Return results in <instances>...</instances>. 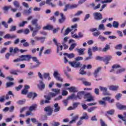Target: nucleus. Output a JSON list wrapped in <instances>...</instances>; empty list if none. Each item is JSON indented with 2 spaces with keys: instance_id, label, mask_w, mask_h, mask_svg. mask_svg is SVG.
<instances>
[{
  "instance_id": "nucleus-1",
  "label": "nucleus",
  "mask_w": 126,
  "mask_h": 126,
  "mask_svg": "<svg viewBox=\"0 0 126 126\" xmlns=\"http://www.w3.org/2000/svg\"><path fill=\"white\" fill-rule=\"evenodd\" d=\"M64 63H68L70 65L72 66V67H75L76 68L78 67H81L82 66V63H80V62L77 61L73 62H68V60L65 57H64Z\"/></svg>"
},
{
  "instance_id": "nucleus-2",
  "label": "nucleus",
  "mask_w": 126,
  "mask_h": 126,
  "mask_svg": "<svg viewBox=\"0 0 126 126\" xmlns=\"http://www.w3.org/2000/svg\"><path fill=\"white\" fill-rule=\"evenodd\" d=\"M26 56H28L29 58H28V60H26L27 62H30V60L32 59L33 62H34L35 63H36L37 64L33 65V67L36 68V67H39V66L40 64H41V62H39V60L37 58V57H32L30 55H26Z\"/></svg>"
},
{
  "instance_id": "nucleus-3",
  "label": "nucleus",
  "mask_w": 126,
  "mask_h": 126,
  "mask_svg": "<svg viewBox=\"0 0 126 126\" xmlns=\"http://www.w3.org/2000/svg\"><path fill=\"white\" fill-rule=\"evenodd\" d=\"M28 56L26 55H21L19 57V58H17L13 60L14 63H18V62H24L28 61Z\"/></svg>"
},
{
  "instance_id": "nucleus-4",
  "label": "nucleus",
  "mask_w": 126,
  "mask_h": 126,
  "mask_svg": "<svg viewBox=\"0 0 126 126\" xmlns=\"http://www.w3.org/2000/svg\"><path fill=\"white\" fill-rule=\"evenodd\" d=\"M84 99H87L86 102H91V101H94V96H92V94L90 93H88L84 94Z\"/></svg>"
},
{
  "instance_id": "nucleus-5",
  "label": "nucleus",
  "mask_w": 126,
  "mask_h": 126,
  "mask_svg": "<svg viewBox=\"0 0 126 126\" xmlns=\"http://www.w3.org/2000/svg\"><path fill=\"white\" fill-rule=\"evenodd\" d=\"M90 31H91V32H94L93 33V35L94 37H98V36H100L101 35V32L98 30L97 28H92L90 30Z\"/></svg>"
},
{
  "instance_id": "nucleus-6",
  "label": "nucleus",
  "mask_w": 126,
  "mask_h": 126,
  "mask_svg": "<svg viewBox=\"0 0 126 126\" xmlns=\"http://www.w3.org/2000/svg\"><path fill=\"white\" fill-rule=\"evenodd\" d=\"M93 16L95 20H102L103 19V15L100 12H94L93 13Z\"/></svg>"
},
{
  "instance_id": "nucleus-7",
  "label": "nucleus",
  "mask_w": 126,
  "mask_h": 126,
  "mask_svg": "<svg viewBox=\"0 0 126 126\" xmlns=\"http://www.w3.org/2000/svg\"><path fill=\"white\" fill-rule=\"evenodd\" d=\"M99 90L103 92V94L105 96H111V94L108 93V88L102 86L99 87Z\"/></svg>"
},
{
  "instance_id": "nucleus-8",
  "label": "nucleus",
  "mask_w": 126,
  "mask_h": 126,
  "mask_svg": "<svg viewBox=\"0 0 126 126\" xmlns=\"http://www.w3.org/2000/svg\"><path fill=\"white\" fill-rule=\"evenodd\" d=\"M37 88L41 91L44 90L46 88V85L43 80L39 81V84L37 85Z\"/></svg>"
},
{
  "instance_id": "nucleus-9",
  "label": "nucleus",
  "mask_w": 126,
  "mask_h": 126,
  "mask_svg": "<svg viewBox=\"0 0 126 126\" xmlns=\"http://www.w3.org/2000/svg\"><path fill=\"white\" fill-rule=\"evenodd\" d=\"M44 98H45L46 100H41L40 101V105H44V104H49V103H50V100L52 99L51 96H47L44 95Z\"/></svg>"
},
{
  "instance_id": "nucleus-10",
  "label": "nucleus",
  "mask_w": 126,
  "mask_h": 126,
  "mask_svg": "<svg viewBox=\"0 0 126 126\" xmlns=\"http://www.w3.org/2000/svg\"><path fill=\"white\" fill-rule=\"evenodd\" d=\"M53 110L54 109H53V108L51 107L50 106H48L44 108V111L48 112V116H51Z\"/></svg>"
},
{
  "instance_id": "nucleus-11",
  "label": "nucleus",
  "mask_w": 126,
  "mask_h": 126,
  "mask_svg": "<svg viewBox=\"0 0 126 126\" xmlns=\"http://www.w3.org/2000/svg\"><path fill=\"white\" fill-rule=\"evenodd\" d=\"M88 54L89 55V57L86 58L85 59V61H89V60H91L93 59V57H92L93 54L92 53V51H91V48L88 49Z\"/></svg>"
},
{
  "instance_id": "nucleus-12",
  "label": "nucleus",
  "mask_w": 126,
  "mask_h": 126,
  "mask_svg": "<svg viewBox=\"0 0 126 126\" xmlns=\"http://www.w3.org/2000/svg\"><path fill=\"white\" fill-rule=\"evenodd\" d=\"M113 59L111 56H107L105 57H103V62L105 63V64H108L109 62Z\"/></svg>"
},
{
  "instance_id": "nucleus-13",
  "label": "nucleus",
  "mask_w": 126,
  "mask_h": 126,
  "mask_svg": "<svg viewBox=\"0 0 126 126\" xmlns=\"http://www.w3.org/2000/svg\"><path fill=\"white\" fill-rule=\"evenodd\" d=\"M60 15H61V18L58 20V22L60 24H62V23H63L64 21H65L66 18H65V16H64V15H63V13H60Z\"/></svg>"
},
{
  "instance_id": "nucleus-14",
  "label": "nucleus",
  "mask_w": 126,
  "mask_h": 126,
  "mask_svg": "<svg viewBox=\"0 0 126 126\" xmlns=\"http://www.w3.org/2000/svg\"><path fill=\"white\" fill-rule=\"evenodd\" d=\"M81 80L83 84H84V85H85V86H91V85H92L91 83L87 81V80H86V79H85L84 78H82L81 79Z\"/></svg>"
},
{
  "instance_id": "nucleus-15",
  "label": "nucleus",
  "mask_w": 126,
  "mask_h": 126,
  "mask_svg": "<svg viewBox=\"0 0 126 126\" xmlns=\"http://www.w3.org/2000/svg\"><path fill=\"white\" fill-rule=\"evenodd\" d=\"M75 51H77L78 52L79 56H83V55H84L85 48H75Z\"/></svg>"
},
{
  "instance_id": "nucleus-16",
  "label": "nucleus",
  "mask_w": 126,
  "mask_h": 126,
  "mask_svg": "<svg viewBox=\"0 0 126 126\" xmlns=\"http://www.w3.org/2000/svg\"><path fill=\"white\" fill-rule=\"evenodd\" d=\"M85 93V92L84 91H81V92H79L77 93V95H76V98L77 100V99H79V100L82 99V96L83 95H84V94Z\"/></svg>"
},
{
  "instance_id": "nucleus-17",
  "label": "nucleus",
  "mask_w": 126,
  "mask_h": 126,
  "mask_svg": "<svg viewBox=\"0 0 126 126\" xmlns=\"http://www.w3.org/2000/svg\"><path fill=\"white\" fill-rule=\"evenodd\" d=\"M54 113H58L61 110V107L59 106V103H56L54 105Z\"/></svg>"
},
{
  "instance_id": "nucleus-18",
  "label": "nucleus",
  "mask_w": 126,
  "mask_h": 126,
  "mask_svg": "<svg viewBox=\"0 0 126 126\" xmlns=\"http://www.w3.org/2000/svg\"><path fill=\"white\" fill-rule=\"evenodd\" d=\"M18 52H19V49L17 47H15L14 49L12 47L9 48V52L11 53H13L14 54H17Z\"/></svg>"
},
{
  "instance_id": "nucleus-19",
  "label": "nucleus",
  "mask_w": 126,
  "mask_h": 126,
  "mask_svg": "<svg viewBox=\"0 0 126 126\" xmlns=\"http://www.w3.org/2000/svg\"><path fill=\"white\" fill-rule=\"evenodd\" d=\"M13 5L15 7H17V8H20L21 10H22V6H20V3L17 0H15L13 2Z\"/></svg>"
},
{
  "instance_id": "nucleus-20",
  "label": "nucleus",
  "mask_w": 126,
  "mask_h": 126,
  "mask_svg": "<svg viewBox=\"0 0 126 126\" xmlns=\"http://www.w3.org/2000/svg\"><path fill=\"white\" fill-rule=\"evenodd\" d=\"M37 94L36 93H32L31 92L28 94V98H30V99H31V98L32 97V100H34L35 97H37Z\"/></svg>"
},
{
  "instance_id": "nucleus-21",
  "label": "nucleus",
  "mask_w": 126,
  "mask_h": 126,
  "mask_svg": "<svg viewBox=\"0 0 126 126\" xmlns=\"http://www.w3.org/2000/svg\"><path fill=\"white\" fill-rule=\"evenodd\" d=\"M16 35H11L10 34H7L5 35L3 37L4 39H14L16 38Z\"/></svg>"
},
{
  "instance_id": "nucleus-22",
  "label": "nucleus",
  "mask_w": 126,
  "mask_h": 126,
  "mask_svg": "<svg viewBox=\"0 0 126 126\" xmlns=\"http://www.w3.org/2000/svg\"><path fill=\"white\" fill-rule=\"evenodd\" d=\"M116 107L119 110H126V105H123L119 103L116 104Z\"/></svg>"
},
{
  "instance_id": "nucleus-23",
  "label": "nucleus",
  "mask_w": 126,
  "mask_h": 126,
  "mask_svg": "<svg viewBox=\"0 0 126 126\" xmlns=\"http://www.w3.org/2000/svg\"><path fill=\"white\" fill-rule=\"evenodd\" d=\"M34 39L36 40V41H40L41 43H44V42H45V40H46V37L35 36Z\"/></svg>"
},
{
  "instance_id": "nucleus-24",
  "label": "nucleus",
  "mask_w": 126,
  "mask_h": 126,
  "mask_svg": "<svg viewBox=\"0 0 126 126\" xmlns=\"http://www.w3.org/2000/svg\"><path fill=\"white\" fill-rule=\"evenodd\" d=\"M101 67H98L97 69H96L94 72V77H97V76H98V74H99V72H100V71H101Z\"/></svg>"
},
{
  "instance_id": "nucleus-25",
  "label": "nucleus",
  "mask_w": 126,
  "mask_h": 126,
  "mask_svg": "<svg viewBox=\"0 0 126 126\" xmlns=\"http://www.w3.org/2000/svg\"><path fill=\"white\" fill-rule=\"evenodd\" d=\"M90 5H91V6H92V7H93L94 10H96V9H98V8L100 7L101 4L98 3L96 6H95V3H92L90 4Z\"/></svg>"
},
{
  "instance_id": "nucleus-26",
  "label": "nucleus",
  "mask_w": 126,
  "mask_h": 126,
  "mask_svg": "<svg viewBox=\"0 0 126 126\" xmlns=\"http://www.w3.org/2000/svg\"><path fill=\"white\" fill-rule=\"evenodd\" d=\"M32 12V7H30L28 10L25 9L23 11L24 14H26V15H29Z\"/></svg>"
},
{
  "instance_id": "nucleus-27",
  "label": "nucleus",
  "mask_w": 126,
  "mask_h": 126,
  "mask_svg": "<svg viewBox=\"0 0 126 126\" xmlns=\"http://www.w3.org/2000/svg\"><path fill=\"white\" fill-rule=\"evenodd\" d=\"M67 100H77L76 95L74 93H73L70 96H68L67 97Z\"/></svg>"
},
{
  "instance_id": "nucleus-28",
  "label": "nucleus",
  "mask_w": 126,
  "mask_h": 126,
  "mask_svg": "<svg viewBox=\"0 0 126 126\" xmlns=\"http://www.w3.org/2000/svg\"><path fill=\"white\" fill-rule=\"evenodd\" d=\"M109 89L112 91H117V90L119 89V86H110L109 87Z\"/></svg>"
},
{
  "instance_id": "nucleus-29",
  "label": "nucleus",
  "mask_w": 126,
  "mask_h": 126,
  "mask_svg": "<svg viewBox=\"0 0 126 126\" xmlns=\"http://www.w3.org/2000/svg\"><path fill=\"white\" fill-rule=\"evenodd\" d=\"M88 119H89V116L86 112L83 113L82 117L80 118V120H88Z\"/></svg>"
},
{
  "instance_id": "nucleus-30",
  "label": "nucleus",
  "mask_w": 126,
  "mask_h": 126,
  "mask_svg": "<svg viewBox=\"0 0 126 126\" xmlns=\"http://www.w3.org/2000/svg\"><path fill=\"white\" fill-rule=\"evenodd\" d=\"M68 89L69 91V92H71L72 93H75L76 92H78L77 89L74 87H71Z\"/></svg>"
},
{
  "instance_id": "nucleus-31",
  "label": "nucleus",
  "mask_w": 126,
  "mask_h": 126,
  "mask_svg": "<svg viewBox=\"0 0 126 126\" xmlns=\"http://www.w3.org/2000/svg\"><path fill=\"white\" fill-rule=\"evenodd\" d=\"M52 0H46V4H48V5H51V6H52V7H56V4L53 3L52 2Z\"/></svg>"
},
{
  "instance_id": "nucleus-32",
  "label": "nucleus",
  "mask_w": 126,
  "mask_h": 126,
  "mask_svg": "<svg viewBox=\"0 0 126 126\" xmlns=\"http://www.w3.org/2000/svg\"><path fill=\"white\" fill-rule=\"evenodd\" d=\"M21 43H23V47H29V43L26 42V39H22L21 40Z\"/></svg>"
},
{
  "instance_id": "nucleus-33",
  "label": "nucleus",
  "mask_w": 126,
  "mask_h": 126,
  "mask_svg": "<svg viewBox=\"0 0 126 126\" xmlns=\"http://www.w3.org/2000/svg\"><path fill=\"white\" fill-rule=\"evenodd\" d=\"M64 56H66L68 59H73L74 58V54L73 53L68 54L67 53H63Z\"/></svg>"
},
{
  "instance_id": "nucleus-34",
  "label": "nucleus",
  "mask_w": 126,
  "mask_h": 126,
  "mask_svg": "<svg viewBox=\"0 0 126 126\" xmlns=\"http://www.w3.org/2000/svg\"><path fill=\"white\" fill-rule=\"evenodd\" d=\"M92 50L93 52H101L102 51V48L101 47H98L97 46L93 47Z\"/></svg>"
},
{
  "instance_id": "nucleus-35",
  "label": "nucleus",
  "mask_w": 126,
  "mask_h": 126,
  "mask_svg": "<svg viewBox=\"0 0 126 126\" xmlns=\"http://www.w3.org/2000/svg\"><path fill=\"white\" fill-rule=\"evenodd\" d=\"M37 108V105L36 104H33L29 108V111L30 112H33V111H35L36 110V108Z\"/></svg>"
},
{
  "instance_id": "nucleus-36",
  "label": "nucleus",
  "mask_w": 126,
  "mask_h": 126,
  "mask_svg": "<svg viewBox=\"0 0 126 126\" xmlns=\"http://www.w3.org/2000/svg\"><path fill=\"white\" fill-rule=\"evenodd\" d=\"M110 50V45L109 44L105 45V47L103 48L102 50V52L104 53H107V51Z\"/></svg>"
},
{
  "instance_id": "nucleus-37",
  "label": "nucleus",
  "mask_w": 126,
  "mask_h": 126,
  "mask_svg": "<svg viewBox=\"0 0 126 126\" xmlns=\"http://www.w3.org/2000/svg\"><path fill=\"white\" fill-rule=\"evenodd\" d=\"M54 27L52 25H47L43 28V30H52Z\"/></svg>"
},
{
  "instance_id": "nucleus-38",
  "label": "nucleus",
  "mask_w": 126,
  "mask_h": 126,
  "mask_svg": "<svg viewBox=\"0 0 126 126\" xmlns=\"http://www.w3.org/2000/svg\"><path fill=\"white\" fill-rule=\"evenodd\" d=\"M9 95H10L12 97H14V94H12V92L10 91L8 92V94L6 95V96H5L6 100H8V99H9Z\"/></svg>"
},
{
  "instance_id": "nucleus-39",
  "label": "nucleus",
  "mask_w": 126,
  "mask_h": 126,
  "mask_svg": "<svg viewBox=\"0 0 126 126\" xmlns=\"http://www.w3.org/2000/svg\"><path fill=\"white\" fill-rule=\"evenodd\" d=\"M95 109H97V107L94 106V107H91V108L88 109L87 111H88V113H93V112H94V111H95Z\"/></svg>"
},
{
  "instance_id": "nucleus-40",
  "label": "nucleus",
  "mask_w": 126,
  "mask_h": 126,
  "mask_svg": "<svg viewBox=\"0 0 126 126\" xmlns=\"http://www.w3.org/2000/svg\"><path fill=\"white\" fill-rule=\"evenodd\" d=\"M98 103L99 105H101L103 107H106V106H107V102H106V101H105L104 100H99L98 101Z\"/></svg>"
},
{
  "instance_id": "nucleus-41",
  "label": "nucleus",
  "mask_w": 126,
  "mask_h": 126,
  "mask_svg": "<svg viewBox=\"0 0 126 126\" xmlns=\"http://www.w3.org/2000/svg\"><path fill=\"white\" fill-rule=\"evenodd\" d=\"M18 72H20V71L18 70H11L10 71V73L11 74H14V75H18V73H17Z\"/></svg>"
},
{
  "instance_id": "nucleus-42",
  "label": "nucleus",
  "mask_w": 126,
  "mask_h": 126,
  "mask_svg": "<svg viewBox=\"0 0 126 126\" xmlns=\"http://www.w3.org/2000/svg\"><path fill=\"white\" fill-rule=\"evenodd\" d=\"M106 28L105 26L103 24H101L98 25V30H105Z\"/></svg>"
},
{
  "instance_id": "nucleus-43",
  "label": "nucleus",
  "mask_w": 126,
  "mask_h": 126,
  "mask_svg": "<svg viewBox=\"0 0 126 126\" xmlns=\"http://www.w3.org/2000/svg\"><path fill=\"white\" fill-rule=\"evenodd\" d=\"M71 32V29H69V28H67L65 30V32L63 34L64 36H66V35H68V33Z\"/></svg>"
},
{
  "instance_id": "nucleus-44",
  "label": "nucleus",
  "mask_w": 126,
  "mask_h": 126,
  "mask_svg": "<svg viewBox=\"0 0 126 126\" xmlns=\"http://www.w3.org/2000/svg\"><path fill=\"white\" fill-rule=\"evenodd\" d=\"M27 23H28V22L27 21H24L19 23V27H24V25H25V24H26Z\"/></svg>"
},
{
  "instance_id": "nucleus-45",
  "label": "nucleus",
  "mask_w": 126,
  "mask_h": 126,
  "mask_svg": "<svg viewBox=\"0 0 126 126\" xmlns=\"http://www.w3.org/2000/svg\"><path fill=\"white\" fill-rule=\"evenodd\" d=\"M118 117L119 119H121V120H122V121H123V122H124V124L126 126V118L123 117L121 115H118Z\"/></svg>"
},
{
  "instance_id": "nucleus-46",
  "label": "nucleus",
  "mask_w": 126,
  "mask_h": 126,
  "mask_svg": "<svg viewBox=\"0 0 126 126\" xmlns=\"http://www.w3.org/2000/svg\"><path fill=\"white\" fill-rule=\"evenodd\" d=\"M76 46H77V44H76V43H72L70 45V47L69 48V51H72V50H73V49H74V48H75Z\"/></svg>"
},
{
  "instance_id": "nucleus-47",
  "label": "nucleus",
  "mask_w": 126,
  "mask_h": 126,
  "mask_svg": "<svg viewBox=\"0 0 126 126\" xmlns=\"http://www.w3.org/2000/svg\"><path fill=\"white\" fill-rule=\"evenodd\" d=\"M52 91H53V92H55V94L58 95V94H60V93L61 92V90L59 89H52Z\"/></svg>"
},
{
  "instance_id": "nucleus-48",
  "label": "nucleus",
  "mask_w": 126,
  "mask_h": 126,
  "mask_svg": "<svg viewBox=\"0 0 126 126\" xmlns=\"http://www.w3.org/2000/svg\"><path fill=\"white\" fill-rule=\"evenodd\" d=\"M98 39L100 40V41H101V42H104V41H106V40H107L106 37H105L101 35L98 36Z\"/></svg>"
},
{
  "instance_id": "nucleus-49",
  "label": "nucleus",
  "mask_w": 126,
  "mask_h": 126,
  "mask_svg": "<svg viewBox=\"0 0 126 126\" xmlns=\"http://www.w3.org/2000/svg\"><path fill=\"white\" fill-rule=\"evenodd\" d=\"M112 25L114 28H118L119 27V22L117 21H114L113 22Z\"/></svg>"
},
{
  "instance_id": "nucleus-50",
  "label": "nucleus",
  "mask_w": 126,
  "mask_h": 126,
  "mask_svg": "<svg viewBox=\"0 0 126 126\" xmlns=\"http://www.w3.org/2000/svg\"><path fill=\"white\" fill-rule=\"evenodd\" d=\"M14 31H16V26H11L10 27L9 32H13Z\"/></svg>"
},
{
  "instance_id": "nucleus-51",
  "label": "nucleus",
  "mask_w": 126,
  "mask_h": 126,
  "mask_svg": "<svg viewBox=\"0 0 126 126\" xmlns=\"http://www.w3.org/2000/svg\"><path fill=\"white\" fill-rule=\"evenodd\" d=\"M122 48H123V44H119L118 45H117L115 47V49H116V50H121V49H122Z\"/></svg>"
},
{
  "instance_id": "nucleus-52",
  "label": "nucleus",
  "mask_w": 126,
  "mask_h": 126,
  "mask_svg": "<svg viewBox=\"0 0 126 126\" xmlns=\"http://www.w3.org/2000/svg\"><path fill=\"white\" fill-rule=\"evenodd\" d=\"M53 75H54L55 78H56V77H58V76H59L61 75H60V73H59L58 70H56V71H54Z\"/></svg>"
},
{
  "instance_id": "nucleus-53",
  "label": "nucleus",
  "mask_w": 126,
  "mask_h": 126,
  "mask_svg": "<svg viewBox=\"0 0 126 126\" xmlns=\"http://www.w3.org/2000/svg\"><path fill=\"white\" fill-rule=\"evenodd\" d=\"M67 9H70V4H67L65 5L63 11H67Z\"/></svg>"
},
{
  "instance_id": "nucleus-54",
  "label": "nucleus",
  "mask_w": 126,
  "mask_h": 126,
  "mask_svg": "<svg viewBox=\"0 0 126 126\" xmlns=\"http://www.w3.org/2000/svg\"><path fill=\"white\" fill-rule=\"evenodd\" d=\"M26 102V99H23L21 100H19L17 102V104H18V105H22L24 104Z\"/></svg>"
},
{
  "instance_id": "nucleus-55",
  "label": "nucleus",
  "mask_w": 126,
  "mask_h": 126,
  "mask_svg": "<svg viewBox=\"0 0 126 126\" xmlns=\"http://www.w3.org/2000/svg\"><path fill=\"white\" fill-rule=\"evenodd\" d=\"M78 119V116H76L73 117V120L69 122V124H73V123H75V121Z\"/></svg>"
},
{
  "instance_id": "nucleus-56",
  "label": "nucleus",
  "mask_w": 126,
  "mask_h": 126,
  "mask_svg": "<svg viewBox=\"0 0 126 126\" xmlns=\"http://www.w3.org/2000/svg\"><path fill=\"white\" fill-rule=\"evenodd\" d=\"M6 87H10L11 86H13V85H14V83L13 82H7L6 83Z\"/></svg>"
},
{
  "instance_id": "nucleus-57",
  "label": "nucleus",
  "mask_w": 126,
  "mask_h": 126,
  "mask_svg": "<svg viewBox=\"0 0 126 126\" xmlns=\"http://www.w3.org/2000/svg\"><path fill=\"white\" fill-rule=\"evenodd\" d=\"M37 33H38V31H33L32 34V37H33V38H35V37H36L37 35Z\"/></svg>"
},
{
  "instance_id": "nucleus-58",
  "label": "nucleus",
  "mask_w": 126,
  "mask_h": 126,
  "mask_svg": "<svg viewBox=\"0 0 126 126\" xmlns=\"http://www.w3.org/2000/svg\"><path fill=\"white\" fill-rule=\"evenodd\" d=\"M123 96V94H117V95H116L115 96V98L116 99H117V100H120V99H121V98H122V96Z\"/></svg>"
},
{
  "instance_id": "nucleus-59",
  "label": "nucleus",
  "mask_w": 126,
  "mask_h": 126,
  "mask_svg": "<svg viewBox=\"0 0 126 126\" xmlns=\"http://www.w3.org/2000/svg\"><path fill=\"white\" fill-rule=\"evenodd\" d=\"M79 74H81L82 75L86 74V72L84 71V69H83V68H81L80 69Z\"/></svg>"
},
{
  "instance_id": "nucleus-60",
  "label": "nucleus",
  "mask_w": 126,
  "mask_h": 126,
  "mask_svg": "<svg viewBox=\"0 0 126 126\" xmlns=\"http://www.w3.org/2000/svg\"><path fill=\"white\" fill-rule=\"evenodd\" d=\"M68 100L69 99H67V98L66 99L63 100V104H64V106H65V107L67 106V104H68Z\"/></svg>"
},
{
  "instance_id": "nucleus-61",
  "label": "nucleus",
  "mask_w": 126,
  "mask_h": 126,
  "mask_svg": "<svg viewBox=\"0 0 126 126\" xmlns=\"http://www.w3.org/2000/svg\"><path fill=\"white\" fill-rule=\"evenodd\" d=\"M23 33L25 35H28V34L30 33V30L28 29H26L24 30Z\"/></svg>"
},
{
  "instance_id": "nucleus-62",
  "label": "nucleus",
  "mask_w": 126,
  "mask_h": 126,
  "mask_svg": "<svg viewBox=\"0 0 126 126\" xmlns=\"http://www.w3.org/2000/svg\"><path fill=\"white\" fill-rule=\"evenodd\" d=\"M83 60V57H80V56L77 57L76 58H75V61H76V62L82 61Z\"/></svg>"
},
{
  "instance_id": "nucleus-63",
  "label": "nucleus",
  "mask_w": 126,
  "mask_h": 126,
  "mask_svg": "<svg viewBox=\"0 0 126 126\" xmlns=\"http://www.w3.org/2000/svg\"><path fill=\"white\" fill-rule=\"evenodd\" d=\"M35 26V29H36L35 31H37V32L38 31H39V30H40V29H42V27H41V26H38V24H36Z\"/></svg>"
},
{
  "instance_id": "nucleus-64",
  "label": "nucleus",
  "mask_w": 126,
  "mask_h": 126,
  "mask_svg": "<svg viewBox=\"0 0 126 126\" xmlns=\"http://www.w3.org/2000/svg\"><path fill=\"white\" fill-rule=\"evenodd\" d=\"M102 100L103 101H105V102H106V101H109V100H111V97H110V96L104 97L102 98Z\"/></svg>"
}]
</instances>
